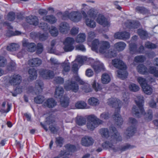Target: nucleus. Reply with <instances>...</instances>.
<instances>
[{
  "label": "nucleus",
  "instance_id": "nucleus-41",
  "mask_svg": "<svg viewBox=\"0 0 158 158\" xmlns=\"http://www.w3.org/2000/svg\"><path fill=\"white\" fill-rule=\"evenodd\" d=\"M83 7L82 9V10L81 12L83 15V16L85 17H87L88 16L86 13V12H87L90 9L89 6H87L86 4H83L82 5Z\"/></svg>",
  "mask_w": 158,
  "mask_h": 158
},
{
  "label": "nucleus",
  "instance_id": "nucleus-63",
  "mask_svg": "<svg viewBox=\"0 0 158 158\" xmlns=\"http://www.w3.org/2000/svg\"><path fill=\"white\" fill-rule=\"evenodd\" d=\"M39 40L41 41H44L47 39L48 35L47 34L44 33L39 34Z\"/></svg>",
  "mask_w": 158,
  "mask_h": 158
},
{
  "label": "nucleus",
  "instance_id": "nucleus-50",
  "mask_svg": "<svg viewBox=\"0 0 158 158\" xmlns=\"http://www.w3.org/2000/svg\"><path fill=\"white\" fill-rule=\"evenodd\" d=\"M86 106V103L84 102L79 101L75 104V106L78 109H84Z\"/></svg>",
  "mask_w": 158,
  "mask_h": 158
},
{
  "label": "nucleus",
  "instance_id": "nucleus-38",
  "mask_svg": "<svg viewBox=\"0 0 158 158\" xmlns=\"http://www.w3.org/2000/svg\"><path fill=\"white\" fill-rule=\"evenodd\" d=\"M76 123L79 126H82L85 125L86 123V119L83 117L79 116L76 118Z\"/></svg>",
  "mask_w": 158,
  "mask_h": 158
},
{
  "label": "nucleus",
  "instance_id": "nucleus-36",
  "mask_svg": "<svg viewBox=\"0 0 158 158\" xmlns=\"http://www.w3.org/2000/svg\"><path fill=\"white\" fill-rule=\"evenodd\" d=\"M60 99L61 106L64 107H66L68 106L69 99L68 98L63 97Z\"/></svg>",
  "mask_w": 158,
  "mask_h": 158
},
{
  "label": "nucleus",
  "instance_id": "nucleus-12",
  "mask_svg": "<svg viewBox=\"0 0 158 158\" xmlns=\"http://www.w3.org/2000/svg\"><path fill=\"white\" fill-rule=\"evenodd\" d=\"M94 143L93 139L90 136H85L81 140V143L82 145L85 147H88L93 145Z\"/></svg>",
  "mask_w": 158,
  "mask_h": 158
},
{
  "label": "nucleus",
  "instance_id": "nucleus-64",
  "mask_svg": "<svg viewBox=\"0 0 158 158\" xmlns=\"http://www.w3.org/2000/svg\"><path fill=\"white\" fill-rule=\"evenodd\" d=\"M54 81L58 84H62L64 83V79L60 77H57L55 78Z\"/></svg>",
  "mask_w": 158,
  "mask_h": 158
},
{
  "label": "nucleus",
  "instance_id": "nucleus-25",
  "mask_svg": "<svg viewBox=\"0 0 158 158\" xmlns=\"http://www.w3.org/2000/svg\"><path fill=\"white\" fill-rule=\"evenodd\" d=\"M111 127H113V126H111L110 127V132L107 128H102L100 130V132L101 134L103 135L105 137L110 138L111 136L112 135H113L114 133L110 131V128Z\"/></svg>",
  "mask_w": 158,
  "mask_h": 158
},
{
  "label": "nucleus",
  "instance_id": "nucleus-3",
  "mask_svg": "<svg viewBox=\"0 0 158 158\" xmlns=\"http://www.w3.org/2000/svg\"><path fill=\"white\" fill-rule=\"evenodd\" d=\"M112 62L114 67L119 69L117 71L118 77L122 79H125L128 75L126 70V65L122 60L118 59L113 60Z\"/></svg>",
  "mask_w": 158,
  "mask_h": 158
},
{
  "label": "nucleus",
  "instance_id": "nucleus-1",
  "mask_svg": "<svg viewBox=\"0 0 158 158\" xmlns=\"http://www.w3.org/2000/svg\"><path fill=\"white\" fill-rule=\"evenodd\" d=\"M110 104L116 108V110L113 115V118L115 121V124L120 126L123 123V119L119 114L121 103L120 101L116 98H113L110 101Z\"/></svg>",
  "mask_w": 158,
  "mask_h": 158
},
{
  "label": "nucleus",
  "instance_id": "nucleus-24",
  "mask_svg": "<svg viewBox=\"0 0 158 158\" xmlns=\"http://www.w3.org/2000/svg\"><path fill=\"white\" fill-rule=\"evenodd\" d=\"M44 105L49 108H52L56 105V102L53 98H49L44 102Z\"/></svg>",
  "mask_w": 158,
  "mask_h": 158
},
{
  "label": "nucleus",
  "instance_id": "nucleus-61",
  "mask_svg": "<svg viewBox=\"0 0 158 158\" xmlns=\"http://www.w3.org/2000/svg\"><path fill=\"white\" fill-rule=\"evenodd\" d=\"M38 25L39 27L42 29H45L48 28L47 24L44 21H41Z\"/></svg>",
  "mask_w": 158,
  "mask_h": 158
},
{
  "label": "nucleus",
  "instance_id": "nucleus-49",
  "mask_svg": "<svg viewBox=\"0 0 158 158\" xmlns=\"http://www.w3.org/2000/svg\"><path fill=\"white\" fill-rule=\"evenodd\" d=\"M18 47V45L17 44L12 43L7 46V49L8 51H13L16 50Z\"/></svg>",
  "mask_w": 158,
  "mask_h": 158
},
{
  "label": "nucleus",
  "instance_id": "nucleus-40",
  "mask_svg": "<svg viewBox=\"0 0 158 158\" xmlns=\"http://www.w3.org/2000/svg\"><path fill=\"white\" fill-rule=\"evenodd\" d=\"M88 103L90 105L95 106L99 104L98 100L94 98H90L88 101Z\"/></svg>",
  "mask_w": 158,
  "mask_h": 158
},
{
  "label": "nucleus",
  "instance_id": "nucleus-39",
  "mask_svg": "<svg viewBox=\"0 0 158 158\" xmlns=\"http://www.w3.org/2000/svg\"><path fill=\"white\" fill-rule=\"evenodd\" d=\"M83 82V84H80L82 85L81 88L82 90L85 93H88L90 92L91 89L89 85L88 84L85 83L84 81Z\"/></svg>",
  "mask_w": 158,
  "mask_h": 158
},
{
  "label": "nucleus",
  "instance_id": "nucleus-54",
  "mask_svg": "<svg viewBox=\"0 0 158 158\" xmlns=\"http://www.w3.org/2000/svg\"><path fill=\"white\" fill-rule=\"evenodd\" d=\"M129 88L130 89L134 92H136L138 91L139 89V87L135 84H131L129 85Z\"/></svg>",
  "mask_w": 158,
  "mask_h": 158
},
{
  "label": "nucleus",
  "instance_id": "nucleus-22",
  "mask_svg": "<svg viewBox=\"0 0 158 158\" xmlns=\"http://www.w3.org/2000/svg\"><path fill=\"white\" fill-rule=\"evenodd\" d=\"M59 30L60 31L63 33H66L69 30V26L66 22H61L60 25Z\"/></svg>",
  "mask_w": 158,
  "mask_h": 158
},
{
  "label": "nucleus",
  "instance_id": "nucleus-33",
  "mask_svg": "<svg viewBox=\"0 0 158 158\" xmlns=\"http://www.w3.org/2000/svg\"><path fill=\"white\" fill-rule=\"evenodd\" d=\"M135 128L134 126H131L128 127L126 130L125 134L128 136H132L135 133Z\"/></svg>",
  "mask_w": 158,
  "mask_h": 158
},
{
  "label": "nucleus",
  "instance_id": "nucleus-2",
  "mask_svg": "<svg viewBox=\"0 0 158 158\" xmlns=\"http://www.w3.org/2000/svg\"><path fill=\"white\" fill-rule=\"evenodd\" d=\"M110 131H112L114 133L113 135L109 138V140L105 142L102 144V147L104 148H112L113 149V143H116L117 141H121L122 139L119 133L117 131L115 127H111L110 128Z\"/></svg>",
  "mask_w": 158,
  "mask_h": 158
},
{
  "label": "nucleus",
  "instance_id": "nucleus-4",
  "mask_svg": "<svg viewBox=\"0 0 158 158\" xmlns=\"http://www.w3.org/2000/svg\"><path fill=\"white\" fill-rule=\"evenodd\" d=\"M143 98L142 96H137V100H135L137 106H133L132 109L133 113L138 117H139L141 115L144 113L143 105L144 102Z\"/></svg>",
  "mask_w": 158,
  "mask_h": 158
},
{
  "label": "nucleus",
  "instance_id": "nucleus-52",
  "mask_svg": "<svg viewBox=\"0 0 158 158\" xmlns=\"http://www.w3.org/2000/svg\"><path fill=\"white\" fill-rule=\"evenodd\" d=\"M44 100V97L42 95L38 96L34 98V102L37 104L42 103Z\"/></svg>",
  "mask_w": 158,
  "mask_h": 158
},
{
  "label": "nucleus",
  "instance_id": "nucleus-34",
  "mask_svg": "<svg viewBox=\"0 0 158 158\" xmlns=\"http://www.w3.org/2000/svg\"><path fill=\"white\" fill-rule=\"evenodd\" d=\"M110 81V78L109 75L106 73H103L102 76V81L104 84L109 83Z\"/></svg>",
  "mask_w": 158,
  "mask_h": 158
},
{
  "label": "nucleus",
  "instance_id": "nucleus-8",
  "mask_svg": "<svg viewBox=\"0 0 158 158\" xmlns=\"http://www.w3.org/2000/svg\"><path fill=\"white\" fill-rule=\"evenodd\" d=\"M74 42V39L72 38L68 37L66 39L64 43V46L63 47L65 52L71 51L74 49V47L73 46V44Z\"/></svg>",
  "mask_w": 158,
  "mask_h": 158
},
{
  "label": "nucleus",
  "instance_id": "nucleus-62",
  "mask_svg": "<svg viewBox=\"0 0 158 158\" xmlns=\"http://www.w3.org/2000/svg\"><path fill=\"white\" fill-rule=\"evenodd\" d=\"M65 147L68 151L70 152H74L76 149V147L74 145L68 144L65 146Z\"/></svg>",
  "mask_w": 158,
  "mask_h": 158
},
{
  "label": "nucleus",
  "instance_id": "nucleus-35",
  "mask_svg": "<svg viewBox=\"0 0 158 158\" xmlns=\"http://www.w3.org/2000/svg\"><path fill=\"white\" fill-rule=\"evenodd\" d=\"M144 118L146 121L149 122L151 121L153 118L152 111L151 110H148V112L144 115Z\"/></svg>",
  "mask_w": 158,
  "mask_h": 158
},
{
  "label": "nucleus",
  "instance_id": "nucleus-10",
  "mask_svg": "<svg viewBox=\"0 0 158 158\" xmlns=\"http://www.w3.org/2000/svg\"><path fill=\"white\" fill-rule=\"evenodd\" d=\"M39 74L43 78L49 79L52 78L54 75L53 71L47 69H41L40 70Z\"/></svg>",
  "mask_w": 158,
  "mask_h": 158
},
{
  "label": "nucleus",
  "instance_id": "nucleus-19",
  "mask_svg": "<svg viewBox=\"0 0 158 158\" xmlns=\"http://www.w3.org/2000/svg\"><path fill=\"white\" fill-rule=\"evenodd\" d=\"M38 19L35 16H29L26 18V22L30 24L36 26L38 24Z\"/></svg>",
  "mask_w": 158,
  "mask_h": 158
},
{
  "label": "nucleus",
  "instance_id": "nucleus-60",
  "mask_svg": "<svg viewBox=\"0 0 158 158\" xmlns=\"http://www.w3.org/2000/svg\"><path fill=\"white\" fill-rule=\"evenodd\" d=\"M92 86L96 91L100 90L102 88L100 85L98 83H96L95 81L93 83Z\"/></svg>",
  "mask_w": 158,
  "mask_h": 158
},
{
  "label": "nucleus",
  "instance_id": "nucleus-48",
  "mask_svg": "<svg viewBox=\"0 0 158 158\" xmlns=\"http://www.w3.org/2000/svg\"><path fill=\"white\" fill-rule=\"evenodd\" d=\"M99 44V42L98 39L94 40L92 43V50L94 51L97 50Z\"/></svg>",
  "mask_w": 158,
  "mask_h": 158
},
{
  "label": "nucleus",
  "instance_id": "nucleus-7",
  "mask_svg": "<svg viewBox=\"0 0 158 158\" xmlns=\"http://www.w3.org/2000/svg\"><path fill=\"white\" fill-rule=\"evenodd\" d=\"M74 80L77 81L74 78V77L70 81H68L67 83L64 85V88L67 90H72L74 92H77L79 89L78 85Z\"/></svg>",
  "mask_w": 158,
  "mask_h": 158
},
{
  "label": "nucleus",
  "instance_id": "nucleus-30",
  "mask_svg": "<svg viewBox=\"0 0 158 158\" xmlns=\"http://www.w3.org/2000/svg\"><path fill=\"white\" fill-rule=\"evenodd\" d=\"M104 54L106 57L110 58L114 57L117 55L116 51L111 49L107 50Z\"/></svg>",
  "mask_w": 158,
  "mask_h": 158
},
{
  "label": "nucleus",
  "instance_id": "nucleus-47",
  "mask_svg": "<svg viewBox=\"0 0 158 158\" xmlns=\"http://www.w3.org/2000/svg\"><path fill=\"white\" fill-rule=\"evenodd\" d=\"M49 32L52 36L54 37L57 36L58 34V31L57 29L55 27L52 26L49 30Z\"/></svg>",
  "mask_w": 158,
  "mask_h": 158
},
{
  "label": "nucleus",
  "instance_id": "nucleus-21",
  "mask_svg": "<svg viewBox=\"0 0 158 158\" xmlns=\"http://www.w3.org/2000/svg\"><path fill=\"white\" fill-rule=\"evenodd\" d=\"M96 21L98 23L104 27L108 26L109 24V23L107 21V19L103 15H99L96 19Z\"/></svg>",
  "mask_w": 158,
  "mask_h": 158
},
{
  "label": "nucleus",
  "instance_id": "nucleus-28",
  "mask_svg": "<svg viewBox=\"0 0 158 158\" xmlns=\"http://www.w3.org/2000/svg\"><path fill=\"white\" fill-rule=\"evenodd\" d=\"M126 46V44L123 42H119L115 44L114 47L118 51L123 50Z\"/></svg>",
  "mask_w": 158,
  "mask_h": 158
},
{
  "label": "nucleus",
  "instance_id": "nucleus-45",
  "mask_svg": "<svg viewBox=\"0 0 158 158\" xmlns=\"http://www.w3.org/2000/svg\"><path fill=\"white\" fill-rule=\"evenodd\" d=\"M148 71L150 73L153 74L155 76L158 77V70H156L155 67H150Z\"/></svg>",
  "mask_w": 158,
  "mask_h": 158
},
{
  "label": "nucleus",
  "instance_id": "nucleus-5",
  "mask_svg": "<svg viewBox=\"0 0 158 158\" xmlns=\"http://www.w3.org/2000/svg\"><path fill=\"white\" fill-rule=\"evenodd\" d=\"M98 13L97 11L93 8L90 9L87 12L88 16L91 18H87L86 19V24L88 26L91 28H94L95 27V22L94 19L96 17Z\"/></svg>",
  "mask_w": 158,
  "mask_h": 158
},
{
  "label": "nucleus",
  "instance_id": "nucleus-14",
  "mask_svg": "<svg viewBox=\"0 0 158 158\" xmlns=\"http://www.w3.org/2000/svg\"><path fill=\"white\" fill-rule=\"evenodd\" d=\"M23 46L27 48L28 51L33 52L35 51L36 47L35 44L33 43H29L27 40H24L23 41Z\"/></svg>",
  "mask_w": 158,
  "mask_h": 158
},
{
  "label": "nucleus",
  "instance_id": "nucleus-11",
  "mask_svg": "<svg viewBox=\"0 0 158 158\" xmlns=\"http://www.w3.org/2000/svg\"><path fill=\"white\" fill-rule=\"evenodd\" d=\"M22 81V77L19 74H15L10 78L9 82L13 86L19 85Z\"/></svg>",
  "mask_w": 158,
  "mask_h": 158
},
{
  "label": "nucleus",
  "instance_id": "nucleus-43",
  "mask_svg": "<svg viewBox=\"0 0 158 158\" xmlns=\"http://www.w3.org/2000/svg\"><path fill=\"white\" fill-rule=\"evenodd\" d=\"M16 64L13 61L11 60L7 66V69L10 71L14 70L16 68Z\"/></svg>",
  "mask_w": 158,
  "mask_h": 158
},
{
  "label": "nucleus",
  "instance_id": "nucleus-58",
  "mask_svg": "<svg viewBox=\"0 0 158 158\" xmlns=\"http://www.w3.org/2000/svg\"><path fill=\"white\" fill-rule=\"evenodd\" d=\"M36 52L38 54H41L43 51V47L42 44L40 43L37 44L36 47Z\"/></svg>",
  "mask_w": 158,
  "mask_h": 158
},
{
  "label": "nucleus",
  "instance_id": "nucleus-31",
  "mask_svg": "<svg viewBox=\"0 0 158 158\" xmlns=\"http://www.w3.org/2000/svg\"><path fill=\"white\" fill-rule=\"evenodd\" d=\"M61 68L63 69L62 73L63 74L69 72L70 70V66L69 63L64 62L61 64Z\"/></svg>",
  "mask_w": 158,
  "mask_h": 158
},
{
  "label": "nucleus",
  "instance_id": "nucleus-44",
  "mask_svg": "<svg viewBox=\"0 0 158 158\" xmlns=\"http://www.w3.org/2000/svg\"><path fill=\"white\" fill-rule=\"evenodd\" d=\"M130 53L134 54L137 53V45L135 43H131L129 45Z\"/></svg>",
  "mask_w": 158,
  "mask_h": 158
},
{
  "label": "nucleus",
  "instance_id": "nucleus-27",
  "mask_svg": "<svg viewBox=\"0 0 158 158\" xmlns=\"http://www.w3.org/2000/svg\"><path fill=\"white\" fill-rule=\"evenodd\" d=\"M29 78L31 80H33L36 79L37 73L36 70L33 68L30 69L28 70Z\"/></svg>",
  "mask_w": 158,
  "mask_h": 158
},
{
  "label": "nucleus",
  "instance_id": "nucleus-29",
  "mask_svg": "<svg viewBox=\"0 0 158 158\" xmlns=\"http://www.w3.org/2000/svg\"><path fill=\"white\" fill-rule=\"evenodd\" d=\"M137 33L140 38L143 40H145L148 37V34L147 32L141 29L137 30Z\"/></svg>",
  "mask_w": 158,
  "mask_h": 158
},
{
  "label": "nucleus",
  "instance_id": "nucleus-15",
  "mask_svg": "<svg viewBox=\"0 0 158 158\" xmlns=\"http://www.w3.org/2000/svg\"><path fill=\"white\" fill-rule=\"evenodd\" d=\"M69 17L71 20L75 22L79 21L81 19L80 14L77 11L71 12L69 14Z\"/></svg>",
  "mask_w": 158,
  "mask_h": 158
},
{
  "label": "nucleus",
  "instance_id": "nucleus-37",
  "mask_svg": "<svg viewBox=\"0 0 158 158\" xmlns=\"http://www.w3.org/2000/svg\"><path fill=\"white\" fill-rule=\"evenodd\" d=\"M142 89L143 91L146 94L150 95L152 93V88L151 86L148 84L143 87Z\"/></svg>",
  "mask_w": 158,
  "mask_h": 158
},
{
  "label": "nucleus",
  "instance_id": "nucleus-6",
  "mask_svg": "<svg viewBox=\"0 0 158 158\" xmlns=\"http://www.w3.org/2000/svg\"><path fill=\"white\" fill-rule=\"evenodd\" d=\"M87 127L89 130H93L97 126L102 123V121L94 114L89 116L87 118Z\"/></svg>",
  "mask_w": 158,
  "mask_h": 158
},
{
  "label": "nucleus",
  "instance_id": "nucleus-23",
  "mask_svg": "<svg viewBox=\"0 0 158 158\" xmlns=\"http://www.w3.org/2000/svg\"><path fill=\"white\" fill-rule=\"evenodd\" d=\"M50 64L51 68L54 70H56L59 67L60 63L56 59L51 58L49 61Z\"/></svg>",
  "mask_w": 158,
  "mask_h": 158
},
{
  "label": "nucleus",
  "instance_id": "nucleus-26",
  "mask_svg": "<svg viewBox=\"0 0 158 158\" xmlns=\"http://www.w3.org/2000/svg\"><path fill=\"white\" fill-rule=\"evenodd\" d=\"M43 19L44 21H46L48 23L53 24L56 22L57 19L53 15H48L44 16L43 18Z\"/></svg>",
  "mask_w": 158,
  "mask_h": 158
},
{
  "label": "nucleus",
  "instance_id": "nucleus-18",
  "mask_svg": "<svg viewBox=\"0 0 158 158\" xmlns=\"http://www.w3.org/2000/svg\"><path fill=\"white\" fill-rule=\"evenodd\" d=\"M42 63V60L39 58H34L28 61V64L32 67H36L40 66Z\"/></svg>",
  "mask_w": 158,
  "mask_h": 158
},
{
  "label": "nucleus",
  "instance_id": "nucleus-56",
  "mask_svg": "<svg viewBox=\"0 0 158 158\" xmlns=\"http://www.w3.org/2000/svg\"><path fill=\"white\" fill-rule=\"evenodd\" d=\"M132 148L131 145L129 144H127L125 145L119 147L117 150L118 151L123 152L125 151L129 148Z\"/></svg>",
  "mask_w": 158,
  "mask_h": 158
},
{
  "label": "nucleus",
  "instance_id": "nucleus-59",
  "mask_svg": "<svg viewBox=\"0 0 158 158\" xmlns=\"http://www.w3.org/2000/svg\"><path fill=\"white\" fill-rule=\"evenodd\" d=\"M6 60L5 58L0 56V67H3L6 64Z\"/></svg>",
  "mask_w": 158,
  "mask_h": 158
},
{
  "label": "nucleus",
  "instance_id": "nucleus-16",
  "mask_svg": "<svg viewBox=\"0 0 158 158\" xmlns=\"http://www.w3.org/2000/svg\"><path fill=\"white\" fill-rule=\"evenodd\" d=\"M110 47V44L108 42L106 41H102L100 43L99 52L101 53L104 54Z\"/></svg>",
  "mask_w": 158,
  "mask_h": 158
},
{
  "label": "nucleus",
  "instance_id": "nucleus-55",
  "mask_svg": "<svg viewBox=\"0 0 158 158\" xmlns=\"http://www.w3.org/2000/svg\"><path fill=\"white\" fill-rule=\"evenodd\" d=\"M7 20L9 21L14 20L15 17V13L11 12H9L7 15Z\"/></svg>",
  "mask_w": 158,
  "mask_h": 158
},
{
  "label": "nucleus",
  "instance_id": "nucleus-57",
  "mask_svg": "<svg viewBox=\"0 0 158 158\" xmlns=\"http://www.w3.org/2000/svg\"><path fill=\"white\" fill-rule=\"evenodd\" d=\"M56 143L57 146L61 147L63 144V139L60 137H56Z\"/></svg>",
  "mask_w": 158,
  "mask_h": 158
},
{
  "label": "nucleus",
  "instance_id": "nucleus-9",
  "mask_svg": "<svg viewBox=\"0 0 158 158\" xmlns=\"http://www.w3.org/2000/svg\"><path fill=\"white\" fill-rule=\"evenodd\" d=\"M72 63L73 65L72 67V71L75 73L73 76L74 78L80 84H83V81L80 78L77 74V72L78 69V64L75 61L73 62Z\"/></svg>",
  "mask_w": 158,
  "mask_h": 158
},
{
  "label": "nucleus",
  "instance_id": "nucleus-13",
  "mask_svg": "<svg viewBox=\"0 0 158 158\" xmlns=\"http://www.w3.org/2000/svg\"><path fill=\"white\" fill-rule=\"evenodd\" d=\"M43 83L41 80H37L35 83V85L33 91H31L33 94L34 93L35 95H38L40 94L42 91V86Z\"/></svg>",
  "mask_w": 158,
  "mask_h": 158
},
{
  "label": "nucleus",
  "instance_id": "nucleus-51",
  "mask_svg": "<svg viewBox=\"0 0 158 158\" xmlns=\"http://www.w3.org/2000/svg\"><path fill=\"white\" fill-rule=\"evenodd\" d=\"M138 82L140 84L142 88V87L147 85V83L145 79L142 77H139L137 78Z\"/></svg>",
  "mask_w": 158,
  "mask_h": 158
},
{
  "label": "nucleus",
  "instance_id": "nucleus-46",
  "mask_svg": "<svg viewBox=\"0 0 158 158\" xmlns=\"http://www.w3.org/2000/svg\"><path fill=\"white\" fill-rule=\"evenodd\" d=\"M136 12L139 13L145 14L148 12V10L146 8L142 6H137L135 8Z\"/></svg>",
  "mask_w": 158,
  "mask_h": 158
},
{
  "label": "nucleus",
  "instance_id": "nucleus-17",
  "mask_svg": "<svg viewBox=\"0 0 158 158\" xmlns=\"http://www.w3.org/2000/svg\"><path fill=\"white\" fill-rule=\"evenodd\" d=\"M91 65L94 69L95 72L97 73L100 72L104 69L103 64L100 63L99 61H96L92 63Z\"/></svg>",
  "mask_w": 158,
  "mask_h": 158
},
{
  "label": "nucleus",
  "instance_id": "nucleus-53",
  "mask_svg": "<svg viewBox=\"0 0 158 158\" xmlns=\"http://www.w3.org/2000/svg\"><path fill=\"white\" fill-rule=\"evenodd\" d=\"M145 58L144 56H138L135 58V61L136 62H143Z\"/></svg>",
  "mask_w": 158,
  "mask_h": 158
},
{
  "label": "nucleus",
  "instance_id": "nucleus-42",
  "mask_svg": "<svg viewBox=\"0 0 158 158\" xmlns=\"http://www.w3.org/2000/svg\"><path fill=\"white\" fill-rule=\"evenodd\" d=\"M85 36L83 33L77 35L76 41L77 43H82L85 40Z\"/></svg>",
  "mask_w": 158,
  "mask_h": 158
},
{
  "label": "nucleus",
  "instance_id": "nucleus-20",
  "mask_svg": "<svg viewBox=\"0 0 158 158\" xmlns=\"http://www.w3.org/2000/svg\"><path fill=\"white\" fill-rule=\"evenodd\" d=\"M64 90L62 87L56 86L54 94V97L56 98L60 99L63 97Z\"/></svg>",
  "mask_w": 158,
  "mask_h": 158
},
{
  "label": "nucleus",
  "instance_id": "nucleus-32",
  "mask_svg": "<svg viewBox=\"0 0 158 158\" xmlns=\"http://www.w3.org/2000/svg\"><path fill=\"white\" fill-rule=\"evenodd\" d=\"M137 69L138 72L142 74H145L148 73L147 67L143 64L139 65L137 66Z\"/></svg>",
  "mask_w": 158,
  "mask_h": 158
}]
</instances>
